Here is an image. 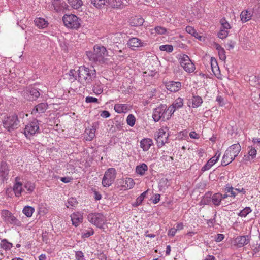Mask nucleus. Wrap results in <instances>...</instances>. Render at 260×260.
Wrapping results in <instances>:
<instances>
[{
	"label": "nucleus",
	"instance_id": "obj_62",
	"mask_svg": "<svg viewBox=\"0 0 260 260\" xmlns=\"http://www.w3.org/2000/svg\"><path fill=\"white\" fill-rule=\"evenodd\" d=\"M110 116V113L108 111H103L101 114V116L104 118H108Z\"/></svg>",
	"mask_w": 260,
	"mask_h": 260
},
{
	"label": "nucleus",
	"instance_id": "obj_34",
	"mask_svg": "<svg viewBox=\"0 0 260 260\" xmlns=\"http://www.w3.org/2000/svg\"><path fill=\"white\" fill-rule=\"evenodd\" d=\"M183 105V99L181 98H178L170 106V107H173V109L174 110V112L176 109L181 108Z\"/></svg>",
	"mask_w": 260,
	"mask_h": 260
},
{
	"label": "nucleus",
	"instance_id": "obj_53",
	"mask_svg": "<svg viewBox=\"0 0 260 260\" xmlns=\"http://www.w3.org/2000/svg\"><path fill=\"white\" fill-rule=\"evenodd\" d=\"M219 57L220 60L225 61L226 59L225 51L224 49L218 51Z\"/></svg>",
	"mask_w": 260,
	"mask_h": 260
},
{
	"label": "nucleus",
	"instance_id": "obj_12",
	"mask_svg": "<svg viewBox=\"0 0 260 260\" xmlns=\"http://www.w3.org/2000/svg\"><path fill=\"white\" fill-rule=\"evenodd\" d=\"M251 240V236L246 235L238 236L234 239L233 245L237 248H241L248 244Z\"/></svg>",
	"mask_w": 260,
	"mask_h": 260
},
{
	"label": "nucleus",
	"instance_id": "obj_10",
	"mask_svg": "<svg viewBox=\"0 0 260 260\" xmlns=\"http://www.w3.org/2000/svg\"><path fill=\"white\" fill-rule=\"evenodd\" d=\"M95 52L96 61L101 63H105L107 60L108 52L106 48L101 45H96L93 47Z\"/></svg>",
	"mask_w": 260,
	"mask_h": 260
},
{
	"label": "nucleus",
	"instance_id": "obj_11",
	"mask_svg": "<svg viewBox=\"0 0 260 260\" xmlns=\"http://www.w3.org/2000/svg\"><path fill=\"white\" fill-rule=\"evenodd\" d=\"M39 131V122L37 119H34L28 123L24 129V135L26 137H29Z\"/></svg>",
	"mask_w": 260,
	"mask_h": 260
},
{
	"label": "nucleus",
	"instance_id": "obj_55",
	"mask_svg": "<svg viewBox=\"0 0 260 260\" xmlns=\"http://www.w3.org/2000/svg\"><path fill=\"white\" fill-rule=\"evenodd\" d=\"M94 234L93 230L91 229L90 230L82 234L83 238H88Z\"/></svg>",
	"mask_w": 260,
	"mask_h": 260
},
{
	"label": "nucleus",
	"instance_id": "obj_41",
	"mask_svg": "<svg viewBox=\"0 0 260 260\" xmlns=\"http://www.w3.org/2000/svg\"><path fill=\"white\" fill-rule=\"evenodd\" d=\"M0 246L2 248L5 250H10L13 247L12 243L8 242L6 239H4L1 240Z\"/></svg>",
	"mask_w": 260,
	"mask_h": 260
},
{
	"label": "nucleus",
	"instance_id": "obj_48",
	"mask_svg": "<svg viewBox=\"0 0 260 260\" xmlns=\"http://www.w3.org/2000/svg\"><path fill=\"white\" fill-rule=\"evenodd\" d=\"M229 31L220 28L218 34V37L221 39L226 38L229 35Z\"/></svg>",
	"mask_w": 260,
	"mask_h": 260
},
{
	"label": "nucleus",
	"instance_id": "obj_39",
	"mask_svg": "<svg viewBox=\"0 0 260 260\" xmlns=\"http://www.w3.org/2000/svg\"><path fill=\"white\" fill-rule=\"evenodd\" d=\"M35 211V209L32 207L26 206H25L22 210L23 213L27 217H31Z\"/></svg>",
	"mask_w": 260,
	"mask_h": 260
},
{
	"label": "nucleus",
	"instance_id": "obj_19",
	"mask_svg": "<svg viewBox=\"0 0 260 260\" xmlns=\"http://www.w3.org/2000/svg\"><path fill=\"white\" fill-rule=\"evenodd\" d=\"M47 103H41L37 105L31 111V114L36 115V114H41L44 113L48 108Z\"/></svg>",
	"mask_w": 260,
	"mask_h": 260
},
{
	"label": "nucleus",
	"instance_id": "obj_7",
	"mask_svg": "<svg viewBox=\"0 0 260 260\" xmlns=\"http://www.w3.org/2000/svg\"><path fill=\"white\" fill-rule=\"evenodd\" d=\"M169 128L167 127H163L158 130L155 134V139L158 147H161L167 142L169 134Z\"/></svg>",
	"mask_w": 260,
	"mask_h": 260
},
{
	"label": "nucleus",
	"instance_id": "obj_14",
	"mask_svg": "<svg viewBox=\"0 0 260 260\" xmlns=\"http://www.w3.org/2000/svg\"><path fill=\"white\" fill-rule=\"evenodd\" d=\"M128 46L133 50L139 47H144L146 43L137 37H133L129 39L127 43Z\"/></svg>",
	"mask_w": 260,
	"mask_h": 260
},
{
	"label": "nucleus",
	"instance_id": "obj_18",
	"mask_svg": "<svg viewBox=\"0 0 260 260\" xmlns=\"http://www.w3.org/2000/svg\"><path fill=\"white\" fill-rule=\"evenodd\" d=\"M9 167L5 162H2L0 166V180L4 181L8 179L9 175Z\"/></svg>",
	"mask_w": 260,
	"mask_h": 260
},
{
	"label": "nucleus",
	"instance_id": "obj_6",
	"mask_svg": "<svg viewBox=\"0 0 260 260\" xmlns=\"http://www.w3.org/2000/svg\"><path fill=\"white\" fill-rule=\"evenodd\" d=\"M88 220L93 225L101 229L106 222V217L101 213H91L88 214Z\"/></svg>",
	"mask_w": 260,
	"mask_h": 260
},
{
	"label": "nucleus",
	"instance_id": "obj_42",
	"mask_svg": "<svg viewBox=\"0 0 260 260\" xmlns=\"http://www.w3.org/2000/svg\"><path fill=\"white\" fill-rule=\"evenodd\" d=\"M220 23L221 25L220 28L221 29H225L229 31V30L232 28L231 25L224 18H222L220 20Z\"/></svg>",
	"mask_w": 260,
	"mask_h": 260
},
{
	"label": "nucleus",
	"instance_id": "obj_47",
	"mask_svg": "<svg viewBox=\"0 0 260 260\" xmlns=\"http://www.w3.org/2000/svg\"><path fill=\"white\" fill-rule=\"evenodd\" d=\"M235 189L229 185L226 186L225 188V190L227 193H230L229 197H232L235 198L236 196V193L234 191Z\"/></svg>",
	"mask_w": 260,
	"mask_h": 260
},
{
	"label": "nucleus",
	"instance_id": "obj_43",
	"mask_svg": "<svg viewBox=\"0 0 260 260\" xmlns=\"http://www.w3.org/2000/svg\"><path fill=\"white\" fill-rule=\"evenodd\" d=\"M93 91L96 95H99L103 92V87L101 83L95 84L93 87Z\"/></svg>",
	"mask_w": 260,
	"mask_h": 260
},
{
	"label": "nucleus",
	"instance_id": "obj_51",
	"mask_svg": "<svg viewBox=\"0 0 260 260\" xmlns=\"http://www.w3.org/2000/svg\"><path fill=\"white\" fill-rule=\"evenodd\" d=\"M86 55L87 56L88 58L90 60L93 61H96L95 58V52H94V51L93 52L91 51H87Z\"/></svg>",
	"mask_w": 260,
	"mask_h": 260
},
{
	"label": "nucleus",
	"instance_id": "obj_13",
	"mask_svg": "<svg viewBox=\"0 0 260 260\" xmlns=\"http://www.w3.org/2000/svg\"><path fill=\"white\" fill-rule=\"evenodd\" d=\"M22 95L27 100L35 101L40 96V93L37 89L30 87L22 92Z\"/></svg>",
	"mask_w": 260,
	"mask_h": 260
},
{
	"label": "nucleus",
	"instance_id": "obj_46",
	"mask_svg": "<svg viewBox=\"0 0 260 260\" xmlns=\"http://www.w3.org/2000/svg\"><path fill=\"white\" fill-rule=\"evenodd\" d=\"M248 154L249 156H251L252 159L255 158L257 154V151L256 149L254 147H253L252 146H249L248 147Z\"/></svg>",
	"mask_w": 260,
	"mask_h": 260
},
{
	"label": "nucleus",
	"instance_id": "obj_22",
	"mask_svg": "<svg viewBox=\"0 0 260 260\" xmlns=\"http://www.w3.org/2000/svg\"><path fill=\"white\" fill-rule=\"evenodd\" d=\"M140 147L144 151H147L150 147L153 145V140L150 138H144L140 142Z\"/></svg>",
	"mask_w": 260,
	"mask_h": 260
},
{
	"label": "nucleus",
	"instance_id": "obj_2",
	"mask_svg": "<svg viewBox=\"0 0 260 260\" xmlns=\"http://www.w3.org/2000/svg\"><path fill=\"white\" fill-rule=\"evenodd\" d=\"M241 150L239 143L234 144L227 148L222 157L221 165L225 166L230 164L238 155Z\"/></svg>",
	"mask_w": 260,
	"mask_h": 260
},
{
	"label": "nucleus",
	"instance_id": "obj_45",
	"mask_svg": "<svg viewBox=\"0 0 260 260\" xmlns=\"http://www.w3.org/2000/svg\"><path fill=\"white\" fill-rule=\"evenodd\" d=\"M126 122L128 125L132 127L133 126L136 122L135 116L132 114L128 115L126 119Z\"/></svg>",
	"mask_w": 260,
	"mask_h": 260
},
{
	"label": "nucleus",
	"instance_id": "obj_8",
	"mask_svg": "<svg viewBox=\"0 0 260 260\" xmlns=\"http://www.w3.org/2000/svg\"><path fill=\"white\" fill-rule=\"evenodd\" d=\"M116 172L114 168H109L105 173L102 183L104 187H109L114 181Z\"/></svg>",
	"mask_w": 260,
	"mask_h": 260
},
{
	"label": "nucleus",
	"instance_id": "obj_58",
	"mask_svg": "<svg viewBox=\"0 0 260 260\" xmlns=\"http://www.w3.org/2000/svg\"><path fill=\"white\" fill-rule=\"evenodd\" d=\"M224 235L222 234H218L216 236L215 238V241L217 242H219L222 241L224 238Z\"/></svg>",
	"mask_w": 260,
	"mask_h": 260
},
{
	"label": "nucleus",
	"instance_id": "obj_36",
	"mask_svg": "<svg viewBox=\"0 0 260 260\" xmlns=\"http://www.w3.org/2000/svg\"><path fill=\"white\" fill-rule=\"evenodd\" d=\"M186 31L194 37L195 38L198 39L199 40L201 41L202 37L200 36L194 29V28L190 26H188L186 27Z\"/></svg>",
	"mask_w": 260,
	"mask_h": 260
},
{
	"label": "nucleus",
	"instance_id": "obj_61",
	"mask_svg": "<svg viewBox=\"0 0 260 260\" xmlns=\"http://www.w3.org/2000/svg\"><path fill=\"white\" fill-rule=\"evenodd\" d=\"M48 211V210L46 208H43L42 207H40L39 208V213L40 214H46Z\"/></svg>",
	"mask_w": 260,
	"mask_h": 260
},
{
	"label": "nucleus",
	"instance_id": "obj_32",
	"mask_svg": "<svg viewBox=\"0 0 260 260\" xmlns=\"http://www.w3.org/2000/svg\"><path fill=\"white\" fill-rule=\"evenodd\" d=\"M107 0H91V3L97 9H102L107 6Z\"/></svg>",
	"mask_w": 260,
	"mask_h": 260
},
{
	"label": "nucleus",
	"instance_id": "obj_24",
	"mask_svg": "<svg viewBox=\"0 0 260 260\" xmlns=\"http://www.w3.org/2000/svg\"><path fill=\"white\" fill-rule=\"evenodd\" d=\"M129 22L132 26L138 27L141 26L143 24L144 20L141 17L134 16L131 17Z\"/></svg>",
	"mask_w": 260,
	"mask_h": 260
},
{
	"label": "nucleus",
	"instance_id": "obj_59",
	"mask_svg": "<svg viewBox=\"0 0 260 260\" xmlns=\"http://www.w3.org/2000/svg\"><path fill=\"white\" fill-rule=\"evenodd\" d=\"M189 137L192 139H198L200 138V135L196 132L192 131L189 133Z\"/></svg>",
	"mask_w": 260,
	"mask_h": 260
},
{
	"label": "nucleus",
	"instance_id": "obj_50",
	"mask_svg": "<svg viewBox=\"0 0 260 260\" xmlns=\"http://www.w3.org/2000/svg\"><path fill=\"white\" fill-rule=\"evenodd\" d=\"M156 33L159 35H164L167 32V29L165 27L161 26H157L154 28Z\"/></svg>",
	"mask_w": 260,
	"mask_h": 260
},
{
	"label": "nucleus",
	"instance_id": "obj_25",
	"mask_svg": "<svg viewBox=\"0 0 260 260\" xmlns=\"http://www.w3.org/2000/svg\"><path fill=\"white\" fill-rule=\"evenodd\" d=\"M107 6L114 9H121L123 6L122 0H107Z\"/></svg>",
	"mask_w": 260,
	"mask_h": 260
},
{
	"label": "nucleus",
	"instance_id": "obj_44",
	"mask_svg": "<svg viewBox=\"0 0 260 260\" xmlns=\"http://www.w3.org/2000/svg\"><path fill=\"white\" fill-rule=\"evenodd\" d=\"M159 49L162 51H166L167 52H172L173 50V47L171 45H162L160 46Z\"/></svg>",
	"mask_w": 260,
	"mask_h": 260
},
{
	"label": "nucleus",
	"instance_id": "obj_28",
	"mask_svg": "<svg viewBox=\"0 0 260 260\" xmlns=\"http://www.w3.org/2000/svg\"><path fill=\"white\" fill-rule=\"evenodd\" d=\"M252 14L248 10L242 11L240 14V19L243 23H245L251 19Z\"/></svg>",
	"mask_w": 260,
	"mask_h": 260
},
{
	"label": "nucleus",
	"instance_id": "obj_35",
	"mask_svg": "<svg viewBox=\"0 0 260 260\" xmlns=\"http://www.w3.org/2000/svg\"><path fill=\"white\" fill-rule=\"evenodd\" d=\"M192 108H198L200 107L203 103V100L201 97L199 96H193L191 100Z\"/></svg>",
	"mask_w": 260,
	"mask_h": 260
},
{
	"label": "nucleus",
	"instance_id": "obj_9",
	"mask_svg": "<svg viewBox=\"0 0 260 260\" xmlns=\"http://www.w3.org/2000/svg\"><path fill=\"white\" fill-rule=\"evenodd\" d=\"M1 215L3 220L5 223L17 226L21 225V222L9 210H2Z\"/></svg>",
	"mask_w": 260,
	"mask_h": 260
},
{
	"label": "nucleus",
	"instance_id": "obj_33",
	"mask_svg": "<svg viewBox=\"0 0 260 260\" xmlns=\"http://www.w3.org/2000/svg\"><path fill=\"white\" fill-rule=\"evenodd\" d=\"M23 187L26 190V193L30 194L35 189V184L30 181H27L24 183Z\"/></svg>",
	"mask_w": 260,
	"mask_h": 260
},
{
	"label": "nucleus",
	"instance_id": "obj_17",
	"mask_svg": "<svg viewBox=\"0 0 260 260\" xmlns=\"http://www.w3.org/2000/svg\"><path fill=\"white\" fill-rule=\"evenodd\" d=\"M166 109V105L161 104L154 109L152 117L156 122L158 121L161 118L162 119L163 112Z\"/></svg>",
	"mask_w": 260,
	"mask_h": 260
},
{
	"label": "nucleus",
	"instance_id": "obj_63",
	"mask_svg": "<svg viewBox=\"0 0 260 260\" xmlns=\"http://www.w3.org/2000/svg\"><path fill=\"white\" fill-rule=\"evenodd\" d=\"M176 232L177 231L175 228H171L169 230L168 235L169 236H174Z\"/></svg>",
	"mask_w": 260,
	"mask_h": 260
},
{
	"label": "nucleus",
	"instance_id": "obj_5",
	"mask_svg": "<svg viewBox=\"0 0 260 260\" xmlns=\"http://www.w3.org/2000/svg\"><path fill=\"white\" fill-rule=\"evenodd\" d=\"M178 61L181 67L188 73H193L195 69V65L191 61L188 55L181 54L178 55Z\"/></svg>",
	"mask_w": 260,
	"mask_h": 260
},
{
	"label": "nucleus",
	"instance_id": "obj_20",
	"mask_svg": "<svg viewBox=\"0 0 260 260\" xmlns=\"http://www.w3.org/2000/svg\"><path fill=\"white\" fill-rule=\"evenodd\" d=\"M166 86L167 90L171 92H177L180 89L181 83L180 82L170 81L166 83Z\"/></svg>",
	"mask_w": 260,
	"mask_h": 260
},
{
	"label": "nucleus",
	"instance_id": "obj_30",
	"mask_svg": "<svg viewBox=\"0 0 260 260\" xmlns=\"http://www.w3.org/2000/svg\"><path fill=\"white\" fill-rule=\"evenodd\" d=\"M174 113V110L173 107H167L166 105V109L163 112L162 120L165 121L169 120L171 117L172 115Z\"/></svg>",
	"mask_w": 260,
	"mask_h": 260
},
{
	"label": "nucleus",
	"instance_id": "obj_23",
	"mask_svg": "<svg viewBox=\"0 0 260 260\" xmlns=\"http://www.w3.org/2000/svg\"><path fill=\"white\" fill-rule=\"evenodd\" d=\"M72 224L77 226L80 223L82 222L83 217L82 213L80 212L74 213L71 215Z\"/></svg>",
	"mask_w": 260,
	"mask_h": 260
},
{
	"label": "nucleus",
	"instance_id": "obj_29",
	"mask_svg": "<svg viewBox=\"0 0 260 260\" xmlns=\"http://www.w3.org/2000/svg\"><path fill=\"white\" fill-rule=\"evenodd\" d=\"M34 22L36 26L39 28H44L48 25V22L43 18H36Z\"/></svg>",
	"mask_w": 260,
	"mask_h": 260
},
{
	"label": "nucleus",
	"instance_id": "obj_1",
	"mask_svg": "<svg viewBox=\"0 0 260 260\" xmlns=\"http://www.w3.org/2000/svg\"><path fill=\"white\" fill-rule=\"evenodd\" d=\"M78 72L79 81L83 84H90L96 76L95 69H89L84 66L80 67Z\"/></svg>",
	"mask_w": 260,
	"mask_h": 260
},
{
	"label": "nucleus",
	"instance_id": "obj_27",
	"mask_svg": "<svg viewBox=\"0 0 260 260\" xmlns=\"http://www.w3.org/2000/svg\"><path fill=\"white\" fill-rule=\"evenodd\" d=\"M135 184V183L132 178L127 177L124 180L122 186L125 189H130L134 187Z\"/></svg>",
	"mask_w": 260,
	"mask_h": 260
},
{
	"label": "nucleus",
	"instance_id": "obj_52",
	"mask_svg": "<svg viewBox=\"0 0 260 260\" xmlns=\"http://www.w3.org/2000/svg\"><path fill=\"white\" fill-rule=\"evenodd\" d=\"M143 198L140 195L136 200V201L133 204V206L138 207L141 204L143 201Z\"/></svg>",
	"mask_w": 260,
	"mask_h": 260
},
{
	"label": "nucleus",
	"instance_id": "obj_64",
	"mask_svg": "<svg viewBox=\"0 0 260 260\" xmlns=\"http://www.w3.org/2000/svg\"><path fill=\"white\" fill-rule=\"evenodd\" d=\"M184 228V225H183V223L182 222H179V223H177V224H176V231H180V230H182Z\"/></svg>",
	"mask_w": 260,
	"mask_h": 260
},
{
	"label": "nucleus",
	"instance_id": "obj_16",
	"mask_svg": "<svg viewBox=\"0 0 260 260\" xmlns=\"http://www.w3.org/2000/svg\"><path fill=\"white\" fill-rule=\"evenodd\" d=\"M221 153L217 151L215 155L211 158L201 168V171L204 172L209 170L219 160Z\"/></svg>",
	"mask_w": 260,
	"mask_h": 260
},
{
	"label": "nucleus",
	"instance_id": "obj_38",
	"mask_svg": "<svg viewBox=\"0 0 260 260\" xmlns=\"http://www.w3.org/2000/svg\"><path fill=\"white\" fill-rule=\"evenodd\" d=\"M222 194L220 193H216L212 197V201L215 206H219L221 203Z\"/></svg>",
	"mask_w": 260,
	"mask_h": 260
},
{
	"label": "nucleus",
	"instance_id": "obj_57",
	"mask_svg": "<svg viewBox=\"0 0 260 260\" xmlns=\"http://www.w3.org/2000/svg\"><path fill=\"white\" fill-rule=\"evenodd\" d=\"M75 256L77 260H84V255L81 251L76 252Z\"/></svg>",
	"mask_w": 260,
	"mask_h": 260
},
{
	"label": "nucleus",
	"instance_id": "obj_56",
	"mask_svg": "<svg viewBox=\"0 0 260 260\" xmlns=\"http://www.w3.org/2000/svg\"><path fill=\"white\" fill-rule=\"evenodd\" d=\"M76 71L74 69H71L70 70L69 73V75L70 77V79H76Z\"/></svg>",
	"mask_w": 260,
	"mask_h": 260
},
{
	"label": "nucleus",
	"instance_id": "obj_37",
	"mask_svg": "<svg viewBox=\"0 0 260 260\" xmlns=\"http://www.w3.org/2000/svg\"><path fill=\"white\" fill-rule=\"evenodd\" d=\"M148 170V167L145 164H142L137 166L136 168V172L137 174L143 176L145 174L146 171Z\"/></svg>",
	"mask_w": 260,
	"mask_h": 260
},
{
	"label": "nucleus",
	"instance_id": "obj_54",
	"mask_svg": "<svg viewBox=\"0 0 260 260\" xmlns=\"http://www.w3.org/2000/svg\"><path fill=\"white\" fill-rule=\"evenodd\" d=\"M85 102L88 103H98V99L94 97L87 96L85 99Z\"/></svg>",
	"mask_w": 260,
	"mask_h": 260
},
{
	"label": "nucleus",
	"instance_id": "obj_31",
	"mask_svg": "<svg viewBox=\"0 0 260 260\" xmlns=\"http://www.w3.org/2000/svg\"><path fill=\"white\" fill-rule=\"evenodd\" d=\"M68 2L70 6L74 9H78L83 5L82 0H68Z\"/></svg>",
	"mask_w": 260,
	"mask_h": 260
},
{
	"label": "nucleus",
	"instance_id": "obj_26",
	"mask_svg": "<svg viewBox=\"0 0 260 260\" xmlns=\"http://www.w3.org/2000/svg\"><path fill=\"white\" fill-rule=\"evenodd\" d=\"M210 63L212 71L214 74L216 76L219 75L220 74V70L216 59L214 57H211Z\"/></svg>",
	"mask_w": 260,
	"mask_h": 260
},
{
	"label": "nucleus",
	"instance_id": "obj_3",
	"mask_svg": "<svg viewBox=\"0 0 260 260\" xmlns=\"http://www.w3.org/2000/svg\"><path fill=\"white\" fill-rule=\"evenodd\" d=\"M2 123L5 129L11 132L18 127L19 120L15 113L9 114L4 117Z\"/></svg>",
	"mask_w": 260,
	"mask_h": 260
},
{
	"label": "nucleus",
	"instance_id": "obj_40",
	"mask_svg": "<svg viewBox=\"0 0 260 260\" xmlns=\"http://www.w3.org/2000/svg\"><path fill=\"white\" fill-rule=\"evenodd\" d=\"M96 129L94 128H86L85 130V134L88 136L86 137V140L88 141H91L95 137V133Z\"/></svg>",
	"mask_w": 260,
	"mask_h": 260
},
{
	"label": "nucleus",
	"instance_id": "obj_21",
	"mask_svg": "<svg viewBox=\"0 0 260 260\" xmlns=\"http://www.w3.org/2000/svg\"><path fill=\"white\" fill-rule=\"evenodd\" d=\"M131 108V107L125 104H116L114 105V109L117 113H125Z\"/></svg>",
	"mask_w": 260,
	"mask_h": 260
},
{
	"label": "nucleus",
	"instance_id": "obj_60",
	"mask_svg": "<svg viewBox=\"0 0 260 260\" xmlns=\"http://www.w3.org/2000/svg\"><path fill=\"white\" fill-rule=\"evenodd\" d=\"M78 202L76 199L71 198L68 201V204L72 206H75L77 204Z\"/></svg>",
	"mask_w": 260,
	"mask_h": 260
},
{
	"label": "nucleus",
	"instance_id": "obj_15",
	"mask_svg": "<svg viewBox=\"0 0 260 260\" xmlns=\"http://www.w3.org/2000/svg\"><path fill=\"white\" fill-rule=\"evenodd\" d=\"M13 190L16 197L21 196L24 190L23 189V184L21 181V178L19 176L15 178Z\"/></svg>",
	"mask_w": 260,
	"mask_h": 260
},
{
	"label": "nucleus",
	"instance_id": "obj_4",
	"mask_svg": "<svg viewBox=\"0 0 260 260\" xmlns=\"http://www.w3.org/2000/svg\"><path fill=\"white\" fill-rule=\"evenodd\" d=\"M62 21L64 25L69 28L77 29L81 26V19L73 14L64 15Z\"/></svg>",
	"mask_w": 260,
	"mask_h": 260
},
{
	"label": "nucleus",
	"instance_id": "obj_49",
	"mask_svg": "<svg viewBox=\"0 0 260 260\" xmlns=\"http://www.w3.org/2000/svg\"><path fill=\"white\" fill-rule=\"evenodd\" d=\"M252 211V210L249 207H246L244 209L241 210L239 214L241 217H246L249 213Z\"/></svg>",
	"mask_w": 260,
	"mask_h": 260
}]
</instances>
